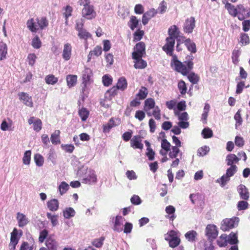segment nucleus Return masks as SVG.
Masks as SVG:
<instances>
[{"label":"nucleus","instance_id":"b1692460","mask_svg":"<svg viewBox=\"0 0 250 250\" xmlns=\"http://www.w3.org/2000/svg\"><path fill=\"white\" fill-rule=\"evenodd\" d=\"M180 31L175 25L170 26L168 30V37L174 38V39H177L179 37Z\"/></svg>","mask_w":250,"mask_h":250},{"label":"nucleus","instance_id":"338daca9","mask_svg":"<svg viewBox=\"0 0 250 250\" xmlns=\"http://www.w3.org/2000/svg\"><path fill=\"white\" fill-rule=\"evenodd\" d=\"M237 167L236 165L230 166V167L227 169L226 172V175L229 178L230 177L232 176L237 171Z\"/></svg>","mask_w":250,"mask_h":250},{"label":"nucleus","instance_id":"bb28decb","mask_svg":"<svg viewBox=\"0 0 250 250\" xmlns=\"http://www.w3.org/2000/svg\"><path fill=\"white\" fill-rule=\"evenodd\" d=\"M47 206L50 210L56 211L59 208V201L56 199H52L47 202Z\"/></svg>","mask_w":250,"mask_h":250},{"label":"nucleus","instance_id":"6ab92c4d","mask_svg":"<svg viewBox=\"0 0 250 250\" xmlns=\"http://www.w3.org/2000/svg\"><path fill=\"white\" fill-rule=\"evenodd\" d=\"M45 246L48 250H57L58 244L56 240L50 236L45 241Z\"/></svg>","mask_w":250,"mask_h":250},{"label":"nucleus","instance_id":"6e6d98bb","mask_svg":"<svg viewBox=\"0 0 250 250\" xmlns=\"http://www.w3.org/2000/svg\"><path fill=\"white\" fill-rule=\"evenodd\" d=\"M249 205L248 202L243 200L238 202L237 208L238 210H246L248 208Z\"/></svg>","mask_w":250,"mask_h":250},{"label":"nucleus","instance_id":"f8f14e48","mask_svg":"<svg viewBox=\"0 0 250 250\" xmlns=\"http://www.w3.org/2000/svg\"><path fill=\"white\" fill-rule=\"evenodd\" d=\"M236 218L225 219L223 220L221 229L224 231H227L233 228L235 226Z\"/></svg>","mask_w":250,"mask_h":250},{"label":"nucleus","instance_id":"3c124183","mask_svg":"<svg viewBox=\"0 0 250 250\" xmlns=\"http://www.w3.org/2000/svg\"><path fill=\"white\" fill-rule=\"evenodd\" d=\"M228 242L230 245L237 244L238 242L237 234L233 232L230 233L229 236Z\"/></svg>","mask_w":250,"mask_h":250},{"label":"nucleus","instance_id":"a211bd4d","mask_svg":"<svg viewBox=\"0 0 250 250\" xmlns=\"http://www.w3.org/2000/svg\"><path fill=\"white\" fill-rule=\"evenodd\" d=\"M237 191L241 199L247 201L250 198V193L246 187L242 184L240 185L237 188Z\"/></svg>","mask_w":250,"mask_h":250},{"label":"nucleus","instance_id":"5701e85b","mask_svg":"<svg viewBox=\"0 0 250 250\" xmlns=\"http://www.w3.org/2000/svg\"><path fill=\"white\" fill-rule=\"evenodd\" d=\"M181 38L184 41L185 45L188 51L194 53L196 52V47L194 42H192L190 39L185 40V38L184 37H181Z\"/></svg>","mask_w":250,"mask_h":250},{"label":"nucleus","instance_id":"bf43d9fd","mask_svg":"<svg viewBox=\"0 0 250 250\" xmlns=\"http://www.w3.org/2000/svg\"><path fill=\"white\" fill-rule=\"evenodd\" d=\"M32 45L33 48L35 49H39L41 47L42 42L39 39V37L36 36L32 40Z\"/></svg>","mask_w":250,"mask_h":250},{"label":"nucleus","instance_id":"5fc2aeb1","mask_svg":"<svg viewBox=\"0 0 250 250\" xmlns=\"http://www.w3.org/2000/svg\"><path fill=\"white\" fill-rule=\"evenodd\" d=\"M202 134L205 139L210 138L213 136V132L210 128L206 127L203 129Z\"/></svg>","mask_w":250,"mask_h":250},{"label":"nucleus","instance_id":"0eeeda50","mask_svg":"<svg viewBox=\"0 0 250 250\" xmlns=\"http://www.w3.org/2000/svg\"><path fill=\"white\" fill-rule=\"evenodd\" d=\"M92 76L93 72L92 70L89 68L85 67L82 73V84H83L85 87L92 82Z\"/></svg>","mask_w":250,"mask_h":250},{"label":"nucleus","instance_id":"69168bd1","mask_svg":"<svg viewBox=\"0 0 250 250\" xmlns=\"http://www.w3.org/2000/svg\"><path fill=\"white\" fill-rule=\"evenodd\" d=\"M118 88L116 86H114L107 91V94L109 95V98L111 100L118 94Z\"/></svg>","mask_w":250,"mask_h":250},{"label":"nucleus","instance_id":"a878e982","mask_svg":"<svg viewBox=\"0 0 250 250\" xmlns=\"http://www.w3.org/2000/svg\"><path fill=\"white\" fill-rule=\"evenodd\" d=\"M116 121H118V123H116L114 119L113 118H111L108 123L104 125L103 127V131L104 132H108L110 131V130L113 127H115L117 125H118L120 123V120L118 119H116Z\"/></svg>","mask_w":250,"mask_h":250},{"label":"nucleus","instance_id":"9d476101","mask_svg":"<svg viewBox=\"0 0 250 250\" xmlns=\"http://www.w3.org/2000/svg\"><path fill=\"white\" fill-rule=\"evenodd\" d=\"M18 96L20 101H22L24 104L30 107L33 106L32 97L29 96L28 93L23 92H19Z\"/></svg>","mask_w":250,"mask_h":250},{"label":"nucleus","instance_id":"4d7b16f0","mask_svg":"<svg viewBox=\"0 0 250 250\" xmlns=\"http://www.w3.org/2000/svg\"><path fill=\"white\" fill-rule=\"evenodd\" d=\"M35 162L36 165L38 167H41L43 165L44 163V159L43 157L40 154H36L34 157Z\"/></svg>","mask_w":250,"mask_h":250},{"label":"nucleus","instance_id":"79ce46f5","mask_svg":"<svg viewBox=\"0 0 250 250\" xmlns=\"http://www.w3.org/2000/svg\"><path fill=\"white\" fill-rule=\"evenodd\" d=\"M178 88L182 95H184L187 92V86L183 80H180L178 83Z\"/></svg>","mask_w":250,"mask_h":250},{"label":"nucleus","instance_id":"dca6fc26","mask_svg":"<svg viewBox=\"0 0 250 250\" xmlns=\"http://www.w3.org/2000/svg\"><path fill=\"white\" fill-rule=\"evenodd\" d=\"M72 46L69 43H66L64 44L62 53V57L64 61H69L72 56Z\"/></svg>","mask_w":250,"mask_h":250},{"label":"nucleus","instance_id":"ddd939ff","mask_svg":"<svg viewBox=\"0 0 250 250\" xmlns=\"http://www.w3.org/2000/svg\"><path fill=\"white\" fill-rule=\"evenodd\" d=\"M237 7L238 15L236 17L240 21H243L250 17V12H248L242 4L237 5Z\"/></svg>","mask_w":250,"mask_h":250},{"label":"nucleus","instance_id":"ea45409f","mask_svg":"<svg viewBox=\"0 0 250 250\" xmlns=\"http://www.w3.org/2000/svg\"><path fill=\"white\" fill-rule=\"evenodd\" d=\"M186 238L190 242H194L197 236V233L195 230L188 231L185 235Z\"/></svg>","mask_w":250,"mask_h":250},{"label":"nucleus","instance_id":"f3484780","mask_svg":"<svg viewBox=\"0 0 250 250\" xmlns=\"http://www.w3.org/2000/svg\"><path fill=\"white\" fill-rule=\"evenodd\" d=\"M158 11L157 10L151 8L149 10L147 11L146 13L144 14L142 17V23L144 25H146L149 20H150L152 18L155 16V15L157 14Z\"/></svg>","mask_w":250,"mask_h":250},{"label":"nucleus","instance_id":"39448f33","mask_svg":"<svg viewBox=\"0 0 250 250\" xmlns=\"http://www.w3.org/2000/svg\"><path fill=\"white\" fill-rule=\"evenodd\" d=\"M96 15L93 5L88 4L83 6L82 11V15L83 18L90 20L94 19Z\"/></svg>","mask_w":250,"mask_h":250},{"label":"nucleus","instance_id":"774afa93","mask_svg":"<svg viewBox=\"0 0 250 250\" xmlns=\"http://www.w3.org/2000/svg\"><path fill=\"white\" fill-rule=\"evenodd\" d=\"M37 58V57L34 53L29 54L27 58L28 64L31 66H33Z\"/></svg>","mask_w":250,"mask_h":250},{"label":"nucleus","instance_id":"aec40b11","mask_svg":"<svg viewBox=\"0 0 250 250\" xmlns=\"http://www.w3.org/2000/svg\"><path fill=\"white\" fill-rule=\"evenodd\" d=\"M16 219L18 221V226L20 228H22L27 225L29 221L26 216L23 213L18 212L17 213Z\"/></svg>","mask_w":250,"mask_h":250},{"label":"nucleus","instance_id":"1a4fd4ad","mask_svg":"<svg viewBox=\"0 0 250 250\" xmlns=\"http://www.w3.org/2000/svg\"><path fill=\"white\" fill-rule=\"evenodd\" d=\"M144 56L146 55V45L143 42L137 43L134 47V51L132 53V56Z\"/></svg>","mask_w":250,"mask_h":250},{"label":"nucleus","instance_id":"72a5a7b5","mask_svg":"<svg viewBox=\"0 0 250 250\" xmlns=\"http://www.w3.org/2000/svg\"><path fill=\"white\" fill-rule=\"evenodd\" d=\"M78 36L80 39H83L86 42L88 39L92 38L91 34L84 28L78 32Z\"/></svg>","mask_w":250,"mask_h":250},{"label":"nucleus","instance_id":"9b49d317","mask_svg":"<svg viewBox=\"0 0 250 250\" xmlns=\"http://www.w3.org/2000/svg\"><path fill=\"white\" fill-rule=\"evenodd\" d=\"M29 125H33L34 131L39 132L42 129V123L41 119L34 116L30 117L28 120Z\"/></svg>","mask_w":250,"mask_h":250},{"label":"nucleus","instance_id":"f704fd0d","mask_svg":"<svg viewBox=\"0 0 250 250\" xmlns=\"http://www.w3.org/2000/svg\"><path fill=\"white\" fill-rule=\"evenodd\" d=\"M148 95V90L145 86H142L138 93L136 95V97L139 100H143L146 98Z\"/></svg>","mask_w":250,"mask_h":250},{"label":"nucleus","instance_id":"f257e3e1","mask_svg":"<svg viewBox=\"0 0 250 250\" xmlns=\"http://www.w3.org/2000/svg\"><path fill=\"white\" fill-rule=\"evenodd\" d=\"M166 44L162 47V49L167 55L172 57L170 62L171 67L176 71L181 73L184 76L187 75L193 68L192 59L182 63L178 60L176 55L173 54L175 42L174 38L167 37Z\"/></svg>","mask_w":250,"mask_h":250},{"label":"nucleus","instance_id":"37998d69","mask_svg":"<svg viewBox=\"0 0 250 250\" xmlns=\"http://www.w3.org/2000/svg\"><path fill=\"white\" fill-rule=\"evenodd\" d=\"M177 236H178L177 232L175 230H171L168 231L167 233L165 235V239L168 242H169L171 240L174 239Z\"/></svg>","mask_w":250,"mask_h":250},{"label":"nucleus","instance_id":"e433bc0d","mask_svg":"<svg viewBox=\"0 0 250 250\" xmlns=\"http://www.w3.org/2000/svg\"><path fill=\"white\" fill-rule=\"evenodd\" d=\"M9 123H8L5 120H3L0 125V129L2 131H6L7 130H13L14 127H11L13 122L12 121L9 119H8Z\"/></svg>","mask_w":250,"mask_h":250},{"label":"nucleus","instance_id":"4be33fe9","mask_svg":"<svg viewBox=\"0 0 250 250\" xmlns=\"http://www.w3.org/2000/svg\"><path fill=\"white\" fill-rule=\"evenodd\" d=\"M102 48L101 46L97 45L95 46L93 50L90 51L88 55L87 61L89 62L94 57H99L102 54Z\"/></svg>","mask_w":250,"mask_h":250},{"label":"nucleus","instance_id":"cd10ccee","mask_svg":"<svg viewBox=\"0 0 250 250\" xmlns=\"http://www.w3.org/2000/svg\"><path fill=\"white\" fill-rule=\"evenodd\" d=\"M83 183L91 184L97 182V176L93 171H90L87 177L83 180Z\"/></svg>","mask_w":250,"mask_h":250},{"label":"nucleus","instance_id":"864d4df0","mask_svg":"<svg viewBox=\"0 0 250 250\" xmlns=\"http://www.w3.org/2000/svg\"><path fill=\"white\" fill-rule=\"evenodd\" d=\"M144 35V31L140 29L137 30L133 34V41L136 42L142 39Z\"/></svg>","mask_w":250,"mask_h":250},{"label":"nucleus","instance_id":"393cba45","mask_svg":"<svg viewBox=\"0 0 250 250\" xmlns=\"http://www.w3.org/2000/svg\"><path fill=\"white\" fill-rule=\"evenodd\" d=\"M165 210L167 214L166 215V217L173 221L176 218V215L174 214L175 208L173 206L169 205L166 208Z\"/></svg>","mask_w":250,"mask_h":250},{"label":"nucleus","instance_id":"c756f323","mask_svg":"<svg viewBox=\"0 0 250 250\" xmlns=\"http://www.w3.org/2000/svg\"><path fill=\"white\" fill-rule=\"evenodd\" d=\"M123 217L121 216L117 215L115 217L114 224L113 230L117 232H121L123 230L122 228V223L121 222Z\"/></svg>","mask_w":250,"mask_h":250},{"label":"nucleus","instance_id":"a19ab883","mask_svg":"<svg viewBox=\"0 0 250 250\" xmlns=\"http://www.w3.org/2000/svg\"><path fill=\"white\" fill-rule=\"evenodd\" d=\"M45 83L48 84L54 85L58 81V78L53 74H49L45 77Z\"/></svg>","mask_w":250,"mask_h":250},{"label":"nucleus","instance_id":"052dcab7","mask_svg":"<svg viewBox=\"0 0 250 250\" xmlns=\"http://www.w3.org/2000/svg\"><path fill=\"white\" fill-rule=\"evenodd\" d=\"M69 188L68 185L65 182H62L59 186V189L61 195L65 193Z\"/></svg>","mask_w":250,"mask_h":250},{"label":"nucleus","instance_id":"7ed1b4c3","mask_svg":"<svg viewBox=\"0 0 250 250\" xmlns=\"http://www.w3.org/2000/svg\"><path fill=\"white\" fill-rule=\"evenodd\" d=\"M144 109L148 116L152 115L157 120L161 119V110L158 106H155L153 99L149 98L145 100Z\"/></svg>","mask_w":250,"mask_h":250},{"label":"nucleus","instance_id":"7c9ffc66","mask_svg":"<svg viewBox=\"0 0 250 250\" xmlns=\"http://www.w3.org/2000/svg\"><path fill=\"white\" fill-rule=\"evenodd\" d=\"M63 16L65 20V23L66 24H67L68 22V18L72 16L73 9L72 7L69 5H67L65 7H63Z\"/></svg>","mask_w":250,"mask_h":250},{"label":"nucleus","instance_id":"c03bdc74","mask_svg":"<svg viewBox=\"0 0 250 250\" xmlns=\"http://www.w3.org/2000/svg\"><path fill=\"white\" fill-rule=\"evenodd\" d=\"M89 114V111L84 107H82L79 110V115L80 116L82 121H85Z\"/></svg>","mask_w":250,"mask_h":250},{"label":"nucleus","instance_id":"473e14b6","mask_svg":"<svg viewBox=\"0 0 250 250\" xmlns=\"http://www.w3.org/2000/svg\"><path fill=\"white\" fill-rule=\"evenodd\" d=\"M116 86L121 90H125L127 86V82L126 79L124 77L120 78L118 79Z\"/></svg>","mask_w":250,"mask_h":250},{"label":"nucleus","instance_id":"e2e57ef3","mask_svg":"<svg viewBox=\"0 0 250 250\" xmlns=\"http://www.w3.org/2000/svg\"><path fill=\"white\" fill-rule=\"evenodd\" d=\"M240 52L238 49H234L232 53V60L234 64H237L239 61V57Z\"/></svg>","mask_w":250,"mask_h":250},{"label":"nucleus","instance_id":"0e129e2a","mask_svg":"<svg viewBox=\"0 0 250 250\" xmlns=\"http://www.w3.org/2000/svg\"><path fill=\"white\" fill-rule=\"evenodd\" d=\"M188 78L189 81L193 84L197 83L199 81V77L193 72L189 74Z\"/></svg>","mask_w":250,"mask_h":250},{"label":"nucleus","instance_id":"2f4dec72","mask_svg":"<svg viewBox=\"0 0 250 250\" xmlns=\"http://www.w3.org/2000/svg\"><path fill=\"white\" fill-rule=\"evenodd\" d=\"M239 160L240 159L234 154H229L226 158L227 165L233 166V164L237 163Z\"/></svg>","mask_w":250,"mask_h":250},{"label":"nucleus","instance_id":"2eb2a0df","mask_svg":"<svg viewBox=\"0 0 250 250\" xmlns=\"http://www.w3.org/2000/svg\"><path fill=\"white\" fill-rule=\"evenodd\" d=\"M130 146L134 149L142 150L144 145L142 143V137L139 135L134 136L130 140Z\"/></svg>","mask_w":250,"mask_h":250},{"label":"nucleus","instance_id":"a18cd8bd","mask_svg":"<svg viewBox=\"0 0 250 250\" xmlns=\"http://www.w3.org/2000/svg\"><path fill=\"white\" fill-rule=\"evenodd\" d=\"M226 234H222L217 241V245L220 247L226 246L228 242Z\"/></svg>","mask_w":250,"mask_h":250},{"label":"nucleus","instance_id":"680f3d73","mask_svg":"<svg viewBox=\"0 0 250 250\" xmlns=\"http://www.w3.org/2000/svg\"><path fill=\"white\" fill-rule=\"evenodd\" d=\"M209 151V148L206 146L200 147L197 151V154L199 156H204L207 154Z\"/></svg>","mask_w":250,"mask_h":250},{"label":"nucleus","instance_id":"c85d7f7f","mask_svg":"<svg viewBox=\"0 0 250 250\" xmlns=\"http://www.w3.org/2000/svg\"><path fill=\"white\" fill-rule=\"evenodd\" d=\"M66 81L69 88L74 87L77 82V76L76 75H68L66 76Z\"/></svg>","mask_w":250,"mask_h":250},{"label":"nucleus","instance_id":"49530a36","mask_svg":"<svg viewBox=\"0 0 250 250\" xmlns=\"http://www.w3.org/2000/svg\"><path fill=\"white\" fill-rule=\"evenodd\" d=\"M63 216L66 219L73 217L75 214L74 209L72 208H67L63 212Z\"/></svg>","mask_w":250,"mask_h":250},{"label":"nucleus","instance_id":"de8ad7c7","mask_svg":"<svg viewBox=\"0 0 250 250\" xmlns=\"http://www.w3.org/2000/svg\"><path fill=\"white\" fill-rule=\"evenodd\" d=\"M240 42L243 45H246L250 43V38L247 34L241 33L240 36Z\"/></svg>","mask_w":250,"mask_h":250},{"label":"nucleus","instance_id":"13d9d810","mask_svg":"<svg viewBox=\"0 0 250 250\" xmlns=\"http://www.w3.org/2000/svg\"><path fill=\"white\" fill-rule=\"evenodd\" d=\"M48 231L47 229H44L40 232L39 237V242L41 243H43L45 239L48 238Z\"/></svg>","mask_w":250,"mask_h":250},{"label":"nucleus","instance_id":"c9c22d12","mask_svg":"<svg viewBox=\"0 0 250 250\" xmlns=\"http://www.w3.org/2000/svg\"><path fill=\"white\" fill-rule=\"evenodd\" d=\"M7 54V46L3 42H0V60L5 59Z\"/></svg>","mask_w":250,"mask_h":250},{"label":"nucleus","instance_id":"412c9836","mask_svg":"<svg viewBox=\"0 0 250 250\" xmlns=\"http://www.w3.org/2000/svg\"><path fill=\"white\" fill-rule=\"evenodd\" d=\"M226 0H223L222 2L225 4V8L228 11L229 13L233 17H236L238 15L237 7H235L230 3L225 1Z\"/></svg>","mask_w":250,"mask_h":250},{"label":"nucleus","instance_id":"f03ea898","mask_svg":"<svg viewBox=\"0 0 250 250\" xmlns=\"http://www.w3.org/2000/svg\"><path fill=\"white\" fill-rule=\"evenodd\" d=\"M27 26L32 32L36 33L39 30H42L48 26L49 22L46 17L31 18L27 21Z\"/></svg>","mask_w":250,"mask_h":250},{"label":"nucleus","instance_id":"4c0bfd02","mask_svg":"<svg viewBox=\"0 0 250 250\" xmlns=\"http://www.w3.org/2000/svg\"><path fill=\"white\" fill-rule=\"evenodd\" d=\"M60 131L56 130L51 134L50 139L52 143L54 145H57L61 143L60 140Z\"/></svg>","mask_w":250,"mask_h":250},{"label":"nucleus","instance_id":"603ef678","mask_svg":"<svg viewBox=\"0 0 250 250\" xmlns=\"http://www.w3.org/2000/svg\"><path fill=\"white\" fill-rule=\"evenodd\" d=\"M177 104V101L175 99L171 100L166 102V105L167 107L169 110H173L175 112V110H177L175 108V106Z\"/></svg>","mask_w":250,"mask_h":250},{"label":"nucleus","instance_id":"58836bf2","mask_svg":"<svg viewBox=\"0 0 250 250\" xmlns=\"http://www.w3.org/2000/svg\"><path fill=\"white\" fill-rule=\"evenodd\" d=\"M139 22V21L137 20L136 16H131L130 18V20L128 23V25L132 30H134L135 28L137 27Z\"/></svg>","mask_w":250,"mask_h":250},{"label":"nucleus","instance_id":"4468645a","mask_svg":"<svg viewBox=\"0 0 250 250\" xmlns=\"http://www.w3.org/2000/svg\"><path fill=\"white\" fill-rule=\"evenodd\" d=\"M143 56H136L134 54V56H132L133 59L134 67L136 69H144L147 66V62L146 61L142 59Z\"/></svg>","mask_w":250,"mask_h":250},{"label":"nucleus","instance_id":"6e6552de","mask_svg":"<svg viewBox=\"0 0 250 250\" xmlns=\"http://www.w3.org/2000/svg\"><path fill=\"white\" fill-rule=\"evenodd\" d=\"M195 27V20L193 17H190L188 18L185 21L183 29L186 33H191L192 32L194 28Z\"/></svg>","mask_w":250,"mask_h":250},{"label":"nucleus","instance_id":"20e7f679","mask_svg":"<svg viewBox=\"0 0 250 250\" xmlns=\"http://www.w3.org/2000/svg\"><path fill=\"white\" fill-rule=\"evenodd\" d=\"M22 231L14 228L10 233V243L8 245L10 250H15L21 237L22 235Z\"/></svg>","mask_w":250,"mask_h":250},{"label":"nucleus","instance_id":"8fccbe9b","mask_svg":"<svg viewBox=\"0 0 250 250\" xmlns=\"http://www.w3.org/2000/svg\"><path fill=\"white\" fill-rule=\"evenodd\" d=\"M31 151V150L26 151L23 155L22 162L24 165H29L30 163Z\"/></svg>","mask_w":250,"mask_h":250},{"label":"nucleus","instance_id":"09e8293b","mask_svg":"<svg viewBox=\"0 0 250 250\" xmlns=\"http://www.w3.org/2000/svg\"><path fill=\"white\" fill-rule=\"evenodd\" d=\"M46 216L47 218L50 220L52 226L55 227L58 224V216L57 215L52 214L51 213L47 212L46 213Z\"/></svg>","mask_w":250,"mask_h":250},{"label":"nucleus","instance_id":"423d86ee","mask_svg":"<svg viewBox=\"0 0 250 250\" xmlns=\"http://www.w3.org/2000/svg\"><path fill=\"white\" fill-rule=\"evenodd\" d=\"M206 235L210 242L215 240L218 235L217 227L215 225H208L205 229Z\"/></svg>","mask_w":250,"mask_h":250}]
</instances>
